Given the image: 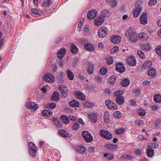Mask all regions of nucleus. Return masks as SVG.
<instances>
[{
    "label": "nucleus",
    "mask_w": 161,
    "mask_h": 161,
    "mask_svg": "<svg viewBox=\"0 0 161 161\" xmlns=\"http://www.w3.org/2000/svg\"><path fill=\"white\" fill-rule=\"evenodd\" d=\"M126 37L127 38L128 42L131 43L134 42L137 40V35L134 32L131 28H129L126 31Z\"/></svg>",
    "instance_id": "nucleus-1"
},
{
    "label": "nucleus",
    "mask_w": 161,
    "mask_h": 161,
    "mask_svg": "<svg viewBox=\"0 0 161 161\" xmlns=\"http://www.w3.org/2000/svg\"><path fill=\"white\" fill-rule=\"evenodd\" d=\"M81 136L85 141L87 142H90L93 140L92 136L88 131H83L81 133Z\"/></svg>",
    "instance_id": "nucleus-2"
},
{
    "label": "nucleus",
    "mask_w": 161,
    "mask_h": 161,
    "mask_svg": "<svg viewBox=\"0 0 161 161\" xmlns=\"http://www.w3.org/2000/svg\"><path fill=\"white\" fill-rule=\"evenodd\" d=\"M29 151L30 154L32 156L35 155L37 151L35 145L32 142H30L28 143Z\"/></svg>",
    "instance_id": "nucleus-3"
},
{
    "label": "nucleus",
    "mask_w": 161,
    "mask_h": 161,
    "mask_svg": "<svg viewBox=\"0 0 161 161\" xmlns=\"http://www.w3.org/2000/svg\"><path fill=\"white\" fill-rule=\"evenodd\" d=\"M99 135L104 137L106 139L110 140L112 138V134L109 132L107 130H101L99 131Z\"/></svg>",
    "instance_id": "nucleus-4"
},
{
    "label": "nucleus",
    "mask_w": 161,
    "mask_h": 161,
    "mask_svg": "<svg viewBox=\"0 0 161 161\" xmlns=\"http://www.w3.org/2000/svg\"><path fill=\"white\" fill-rule=\"evenodd\" d=\"M108 29L105 27H103L100 28L98 31V34L101 38L105 37L108 33Z\"/></svg>",
    "instance_id": "nucleus-5"
},
{
    "label": "nucleus",
    "mask_w": 161,
    "mask_h": 161,
    "mask_svg": "<svg viewBox=\"0 0 161 161\" xmlns=\"http://www.w3.org/2000/svg\"><path fill=\"white\" fill-rule=\"evenodd\" d=\"M105 104L108 108L111 110L116 109L118 108L117 105L113 101L110 100L106 101Z\"/></svg>",
    "instance_id": "nucleus-6"
},
{
    "label": "nucleus",
    "mask_w": 161,
    "mask_h": 161,
    "mask_svg": "<svg viewBox=\"0 0 161 161\" xmlns=\"http://www.w3.org/2000/svg\"><path fill=\"white\" fill-rule=\"evenodd\" d=\"M26 107L32 110H36L38 107V105L35 103L32 102H28L26 103Z\"/></svg>",
    "instance_id": "nucleus-7"
},
{
    "label": "nucleus",
    "mask_w": 161,
    "mask_h": 161,
    "mask_svg": "<svg viewBox=\"0 0 161 161\" xmlns=\"http://www.w3.org/2000/svg\"><path fill=\"white\" fill-rule=\"evenodd\" d=\"M44 80L48 82L53 83L55 81V78L53 75L50 74H47L44 77Z\"/></svg>",
    "instance_id": "nucleus-8"
},
{
    "label": "nucleus",
    "mask_w": 161,
    "mask_h": 161,
    "mask_svg": "<svg viewBox=\"0 0 161 161\" xmlns=\"http://www.w3.org/2000/svg\"><path fill=\"white\" fill-rule=\"evenodd\" d=\"M59 89L62 95L64 97L68 96V88L66 86L62 85L59 86Z\"/></svg>",
    "instance_id": "nucleus-9"
},
{
    "label": "nucleus",
    "mask_w": 161,
    "mask_h": 161,
    "mask_svg": "<svg viewBox=\"0 0 161 161\" xmlns=\"http://www.w3.org/2000/svg\"><path fill=\"white\" fill-rule=\"evenodd\" d=\"M140 21L141 23L143 25L147 24V15L146 13L141 14L140 16Z\"/></svg>",
    "instance_id": "nucleus-10"
},
{
    "label": "nucleus",
    "mask_w": 161,
    "mask_h": 161,
    "mask_svg": "<svg viewBox=\"0 0 161 161\" xmlns=\"http://www.w3.org/2000/svg\"><path fill=\"white\" fill-rule=\"evenodd\" d=\"M94 65L91 62L88 63L87 65V72L88 74L92 75L93 73Z\"/></svg>",
    "instance_id": "nucleus-11"
},
{
    "label": "nucleus",
    "mask_w": 161,
    "mask_h": 161,
    "mask_svg": "<svg viewBox=\"0 0 161 161\" xmlns=\"http://www.w3.org/2000/svg\"><path fill=\"white\" fill-rule=\"evenodd\" d=\"M126 63L127 64L131 66H135L136 64V61L134 57L130 56L128 58Z\"/></svg>",
    "instance_id": "nucleus-12"
},
{
    "label": "nucleus",
    "mask_w": 161,
    "mask_h": 161,
    "mask_svg": "<svg viewBox=\"0 0 161 161\" xmlns=\"http://www.w3.org/2000/svg\"><path fill=\"white\" fill-rule=\"evenodd\" d=\"M97 13V11L95 10H92L89 11L87 15L88 18L90 19H93L96 17Z\"/></svg>",
    "instance_id": "nucleus-13"
},
{
    "label": "nucleus",
    "mask_w": 161,
    "mask_h": 161,
    "mask_svg": "<svg viewBox=\"0 0 161 161\" xmlns=\"http://www.w3.org/2000/svg\"><path fill=\"white\" fill-rule=\"evenodd\" d=\"M141 12V8L140 7H136L132 11L133 16L134 18H137Z\"/></svg>",
    "instance_id": "nucleus-14"
},
{
    "label": "nucleus",
    "mask_w": 161,
    "mask_h": 161,
    "mask_svg": "<svg viewBox=\"0 0 161 161\" xmlns=\"http://www.w3.org/2000/svg\"><path fill=\"white\" fill-rule=\"evenodd\" d=\"M148 36L147 34L144 32H142L139 35V38L140 41L143 42H146L147 41V39Z\"/></svg>",
    "instance_id": "nucleus-15"
},
{
    "label": "nucleus",
    "mask_w": 161,
    "mask_h": 161,
    "mask_svg": "<svg viewBox=\"0 0 161 161\" xmlns=\"http://www.w3.org/2000/svg\"><path fill=\"white\" fill-rule=\"evenodd\" d=\"M104 21L103 16H100L95 20L94 24L97 26H100L103 22Z\"/></svg>",
    "instance_id": "nucleus-16"
},
{
    "label": "nucleus",
    "mask_w": 161,
    "mask_h": 161,
    "mask_svg": "<svg viewBox=\"0 0 161 161\" xmlns=\"http://www.w3.org/2000/svg\"><path fill=\"white\" fill-rule=\"evenodd\" d=\"M66 53V50L65 48H62L58 50L57 52L58 57L62 59L64 57Z\"/></svg>",
    "instance_id": "nucleus-17"
},
{
    "label": "nucleus",
    "mask_w": 161,
    "mask_h": 161,
    "mask_svg": "<svg viewBox=\"0 0 161 161\" xmlns=\"http://www.w3.org/2000/svg\"><path fill=\"white\" fill-rule=\"evenodd\" d=\"M116 69L117 71L121 73L124 72L125 70V67L121 63H119L117 64Z\"/></svg>",
    "instance_id": "nucleus-18"
},
{
    "label": "nucleus",
    "mask_w": 161,
    "mask_h": 161,
    "mask_svg": "<svg viewBox=\"0 0 161 161\" xmlns=\"http://www.w3.org/2000/svg\"><path fill=\"white\" fill-rule=\"evenodd\" d=\"M121 38L119 36H113L111 38V41L114 43L117 44L121 41Z\"/></svg>",
    "instance_id": "nucleus-19"
},
{
    "label": "nucleus",
    "mask_w": 161,
    "mask_h": 161,
    "mask_svg": "<svg viewBox=\"0 0 161 161\" xmlns=\"http://www.w3.org/2000/svg\"><path fill=\"white\" fill-rule=\"evenodd\" d=\"M85 49L87 51H92L94 49L93 46L89 43H86L84 45Z\"/></svg>",
    "instance_id": "nucleus-20"
},
{
    "label": "nucleus",
    "mask_w": 161,
    "mask_h": 161,
    "mask_svg": "<svg viewBox=\"0 0 161 161\" xmlns=\"http://www.w3.org/2000/svg\"><path fill=\"white\" fill-rule=\"evenodd\" d=\"M153 65V63L152 61L147 60L143 64L142 67L143 68L146 69L151 67Z\"/></svg>",
    "instance_id": "nucleus-21"
},
{
    "label": "nucleus",
    "mask_w": 161,
    "mask_h": 161,
    "mask_svg": "<svg viewBox=\"0 0 161 161\" xmlns=\"http://www.w3.org/2000/svg\"><path fill=\"white\" fill-rule=\"evenodd\" d=\"M75 95L76 97L80 100H84L86 99L84 95L81 92H76L75 94Z\"/></svg>",
    "instance_id": "nucleus-22"
},
{
    "label": "nucleus",
    "mask_w": 161,
    "mask_h": 161,
    "mask_svg": "<svg viewBox=\"0 0 161 161\" xmlns=\"http://www.w3.org/2000/svg\"><path fill=\"white\" fill-rule=\"evenodd\" d=\"M148 75L152 77L156 75V69L152 68L148 70Z\"/></svg>",
    "instance_id": "nucleus-23"
},
{
    "label": "nucleus",
    "mask_w": 161,
    "mask_h": 161,
    "mask_svg": "<svg viewBox=\"0 0 161 161\" xmlns=\"http://www.w3.org/2000/svg\"><path fill=\"white\" fill-rule=\"evenodd\" d=\"M51 99L52 100L56 101L59 100V97L58 92L57 91H54L52 95Z\"/></svg>",
    "instance_id": "nucleus-24"
},
{
    "label": "nucleus",
    "mask_w": 161,
    "mask_h": 161,
    "mask_svg": "<svg viewBox=\"0 0 161 161\" xmlns=\"http://www.w3.org/2000/svg\"><path fill=\"white\" fill-rule=\"evenodd\" d=\"M69 105L72 107H77L79 106V103L78 101L73 100L69 102Z\"/></svg>",
    "instance_id": "nucleus-25"
},
{
    "label": "nucleus",
    "mask_w": 161,
    "mask_h": 161,
    "mask_svg": "<svg viewBox=\"0 0 161 161\" xmlns=\"http://www.w3.org/2000/svg\"><path fill=\"white\" fill-rule=\"evenodd\" d=\"M58 134L59 135L63 137H66L69 135L68 133L64 130H61L58 131Z\"/></svg>",
    "instance_id": "nucleus-26"
},
{
    "label": "nucleus",
    "mask_w": 161,
    "mask_h": 161,
    "mask_svg": "<svg viewBox=\"0 0 161 161\" xmlns=\"http://www.w3.org/2000/svg\"><path fill=\"white\" fill-rule=\"evenodd\" d=\"M124 92L125 91L123 90H118L115 92L113 94V96L116 97L122 96V95L123 94Z\"/></svg>",
    "instance_id": "nucleus-27"
},
{
    "label": "nucleus",
    "mask_w": 161,
    "mask_h": 161,
    "mask_svg": "<svg viewBox=\"0 0 161 161\" xmlns=\"http://www.w3.org/2000/svg\"><path fill=\"white\" fill-rule=\"evenodd\" d=\"M109 113L108 112H105L104 113V115L103 119L105 122L108 123H109L110 121Z\"/></svg>",
    "instance_id": "nucleus-28"
},
{
    "label": "nucleus",
    "mask_w": 161,
    "mask_h": 161,
    "mask_svg": "<svg viewBox=\"0 0 161 161\" xmlns=\"http://www.w3.org/2000/svg\"><path fill=\"white\" fill-rule=\"evenodd\" d=\"M153 100L156 103L161 102V95L159 94H155L153 97Z\"/></svg>",
    "instance_id": "nucleus-29"
},
{
    "label": "nucleus",
    "mask_w": 161,
    "mask_h": 161,
    "mask_svg": "<svg viewBox=\"0 0 161 161\" xmlns=\"http://www.w3.org/2000/svg\"><path fill=\"white\" fill-rule=\"evenodd\" d=\"M142 48L145 51L149 52L151 50L152 47L149 44H147L143 45L142 47Z\"/></svg>",
    "instance_id": "nucleus-30"
},
{
    "label": "nucleus",
    "mask_w": 161,
    "mask_h": 161,
    "mask_svg": "<svg viewBox=\"0 0 161 161\" xmlns=\"http://www.w3.org/2000/svg\"><path fill=\"white\" fill-rule=\"evenodd\" d=\"M89 118L91 119L92 122L95 123L97 121V117L95 114H89Z\"/></svg>",
    "instance_id": "nucleus-31"
},
{
    "label": "nucleus",
    "mask_w": 161,
    "mask_h": 161,
    "mask_svg": "<svg viewBox=\"0 0 161 161\" xmlns=\"http://www.w3.org/2000/svg\"><path fill=\"white\" fill-rule=\"evenodd\" d=\"M115 100L116 103L119 104H123L124 102V98L123 96L117 97L115 98Z\"/></svg>",
    "instance_id": "nucleus-32"
},
{
    "label": "nucleus",
    "mask_w": 161,
    "mask_h": 161,
    "mask_svg": "<svg viewBox=\"0 0 161 161\" xmlns=\"http://www.w3.org/2000/svg\"><path fill=\"white\" fill-rule=\"evenodd\" d=\"M101 13L102 14L101 16H103L104 18L106 17H108L111 14L110 12L106 9L102 10Z\"/></svg>",
    "instance_id": "nucleus-33"
},
{
    "label": "nucleus",
    "mask_w": 161,
    "mask_h": 161,
    "mask_svg": "<svg viewBox=\"0 0 161 161\" xmlns=\"http://www.w3.org/2000/svg\"><path fill=\"white\" fill-rule=\"evenodd\" d=\"M58 77L61 82H63L65 80V75L62 72L59 73V75L58 76Z\"/></svg>",
    "instance_id": "nucleus-34"
},
{
    "label": "nucleus",
    "mask_w": 161,
    "mask_h": 161,
    "mask_svg": "<svg viewBox=\"0 0 161 161\" xmlns=\"http://www.w3.org/2000/svg\"><path fill=\"white\" fill-rule=\"evenodd\" d=\"M61 119L62 120L63 122L65 124H68L69 121L68 118L65 115H61L60 117Z\"/></svg>",
    "instance_id": "nucleus-35"
},
{
    "label": "nucleus",
    "mask_w": 161,
    "mask_h": 161,
    "mask_svg": "<svg viewBox=\"0 0 161 161\" xmlns=\"http://www.w3.org/2000/svg\"><path fill=\"white\" fill-rule=\"evenodd\" d=\"M42 115L46 117H48L50 115H52V111L49 110H44L42 112Z\"/></svg>",
    "instance_id": "nucleus-36"
},
{
    "label": "nucleus",
    "mask_w": 161,
    "mask_h": 161,
    "mask_svg": "<svg viewBox=\"0 0 161 161\" xmlns=\"http://www.w3.org/2000/svg\"><path fill=\"white\" fill-rule=\"evenodd\" d=\"M66 73L68 78L69 80H73L74 75L71 70H67Z\"/></svg>",
    "instance_id": "nucleus-37"
},
{
    "label": "nucleus",
    "mask_w": 161,
    "mask_h": 161,
    "mask_svg": "<svg viewBox=\"0 0 161 161\" xmlns=\"http://www.w3.org/2000/svg\"><path fill=\"white\" fill-rule=\"evenodd\" d=\"M103 156L106 158V159L108 160L113 159L114 156L111 153H105L103 154Z\"/></svg>",
    "instance_id": "nucleus-38"
},
{
    "label": "nucleus",
    "mask_w": 161,
    "mask_h": 161,
    "mask_svg": "<svg viewBox=\"0 0 161 161\" xmlns=\"http://www.w3.org/2000/svg\"><path fill=\"white\" fill-rule=\"evenodd\" d=\"M53 121L54 124L58 127H60L62 126L61 123L56 117L53 118Z\"/></svg>",
    "instance_id": "nucleus-39"
},
{
    "label": "nucleus",
    "mask_w": 161,
    "mask_h": 161,
    "mask_svg": "<svg viewBox=\"0 0 161 161\" xmlns=\"http://www.w3.org/2000/svg\"><path fill=\"white\" fill-rule=\"evenodd\" d=\"M129 80L126 79H123L121 82L122 85L125 87L129 85Z\"/></svg>",
    "instance_id": "nucleus-40"
},
{
    "label": "nucleus",
    "mask_w": 161,
    "mask_h": 161,
    "mask_svg": "<svg viewBox=\"0 0 161 161\" xmlns=\"http://www.w3.org/2000/svg\"><path fill=\"white\" fill-rule=\"evenodd\" d=\"M116 77L114 75H112L108 79V82L111 84H113L116 81Z\"/></svg>",
    "instance_id": "nucleus-41"
},
{
    "label": "nucleus",
    "mask_w": 161,
    "mask_h": 161,
    "mask_svg": "<svg viewBox=\"0 0 161 161\" xmlns=\"http://www.w3.org/2000/svg\"><path fill=\"white\" fill-rule=\"evenodd\" d=\"M149 107L153 111H156L159 108L158 104H152L149 105Z\"/></svg>",
    "instance_id": "nucleus-42"
},
{
    "label": "nucleus",
    "mask_w": 161,
    "mask_h": 161,
    "mask_svg": "<svg viewBox=\"0 0 161 161\" xmlns=\"http://www.w3.org/2000/svg\"><path fill=\"white\" fill-rule=\"evenodd\" d=\"M114 116L116 118H120L122 116V114L119 111H115L114 113Z\"/></svg>",
    "instance_id": "nucleus-43"
},
{
    "label": "nucleus",
    "mask_w": 161,
    "mask_h": 161,
    "mask_svg": "<svg viewBox=\"0 0 161 161\" xmlns=\"http://www.w3.org/2000/svg\"><path fill=\"white\" fill-rule=\"evenodd\" d=\"M71 51L73 53H77L78 51V49L73 44L71 46Z\"/></svg>",
    "instance_id": "nucleus-44"
},
{
    "label": "nucleus",
    "mask_w": 161,
    "mask_h": 161,
    "mask_svg": "<svg viewBox=\"0 0 161 161\" xmlns=\"http://www.w3.org/2000/svg\"><path fill=\"white\" fill-rule=\"evenodd\" d=\"M105 1L108 3H111V4L112 7H114L117 4V1L116 0H106Z\"/></svg>",
    "instance_id": "nucleus-45"
},
{
    "label": "nucleus",
    "mask_w": 161,
    "mask_h": 161,
    "mask_svg": "<svg viewBox=\"0 0 161 161\" xmlns=\"http://www.w3.org/2000/svg\"><path fill=\"white\" fill-rule=\"evenodd\" d=\"M125 129L123 128H120L116 129L115 130V133L117 135L120 134L125 132Z\"/></svg>",
    "instance_id": "nucleus-46"
},
{
    "label": "nucleus",
    "mask_w": 161,
    "mask_h": 161,
    "mask_svg": "<svg viewBox=\"0 0 161 161\" xmlns=\"http://www.w3.org/2000/svg\"><path fill=\"white\" fill-rule=\"evenodd\" d=\"M51 0H44L43 3V5L45 7L50 6L51 5Z\"/></svg>",
    "instance_id": "nucleus-47"
},
{
    "label": "nucleus",
    "mask_w": 161,
    "mask_h": 161,
    "mask_svg": "<svg viewBox=\"0 0 161 161\" xmlns=\"http://www.w3.org/2000/svg\"><path fill=\"white\" fill-rule=\"evenodd\" d=\"M147 154L148 156L149 157H152L154 154V151L153 149L150 148L147 151Z\"/></svg>",
    "instance_id": "nucleus-48"
},
{
    "label": "nucleus",
    "mask_w": 161,
    "mask_h": 161,
    "mask_svg": "<svg viewBox=\"0 0 161 161\" xmlns=\"http://www.w3.org/2000/svg\"><path fill=\"white\" fill-rule=\"evenodd\" d=\"M137 53L138 56L141 58L144 59L145 58V56L144 54L141 51H137Z\"/></svg>",
    "instance_id": "nucleus-49"
},
{
    "label": "nucleus",
    "mask_w": 161,
    "mask_h": 161,
    "mask_svg": "<svg viewBox=\"0 0 161 161\" xmlns=\"http://www.w3.org/2000/svg\"><path fill=\"white\" fill-rule=\"evenodd\" d=\"M80 127V125L79 123L77 122H75L73 124L72 128L73 130H76L78 129Z\"/></svg>",
    "instance_id": "nucleus-50"
},
{
    "label": "nucleus",
    "mask_w": 161,
    "mask_h": 161,
    "mask_svg": "<svg viewBox=\"0 0 161 161\" xmlns=\"http://www.w3.org/2000/svg\"><path fill=\"white\" fill-rule=\"evenodd\" d=\"M77 148L79 152L80 153H84L86 151L85 147L83 146H78L77 147Z\"/></svg>",
    "instance_id": "nucleus-51"
},
{
    "label": "nucleus",
    "mask_w": 161,
    "mask_h": 161,
    "mask_svg": "<svg viewBox=\"0 0 161 161\" xmlns=\"http://www.w3.org/2000/svg\"><path fill=\"white\" fill-rule=\"evenodd\" d=\"M100 73L103 75L106 74L107 72V68L105 67H103L100 69Z\"/></svg>",
    "instance_id": "nucleus-52"
},
{
    "label": "nucleus",
    "mask_w": 161,
    "mask_h": 161,
    "mask_svg": "<svg viewBox=\"0 0 161 161\" xmlns=\"http://www.w3.org/2000/svg\"><path fill=\"white\" fill-rule=\"evenodd\" d=\"M84 105L85 106L88 108H90L92 107L93 105L92 103L88 101L84 102Z\"/></svg>",
    "instance_id": "nucleus-53"
},
{
    "label": "nucleus",
    "mask_w": 161,
    "mask_h": 161,
    "mask_svg": "<svg viewBox=\"0 0 161 161\" xmlns=\"http://www.w3.org/2000/svg\"><path fill=\"white\" fill-rule=\"evenodd\" d=\"M138 114L140 116H143L146 115V112L145 110L141 109L139 110Z\"/></svg>",
    "instance_id": "nucleus-54"
},
{
    "label": "nucleus",
    "mask_w": 161,
    "mask_h": 161,
    "mask_svg": "<svg viewBox=\"0 0 161 161\" xmlns=\"http://www.w3.org/2000/svg\"><path fill=\"white\" fill-rule=\"evenodd\" d=\"M31 12L32 14H33L34 15H38L39 13V11L34 8H32L31 9Z\"/></svg>",
    "instance_id": "nucleus-55"
},
{
    "label": "nucleus",
    "mask_w": 161,
    "mask_h": 161,
    "mask_svg": "<svg viewBox=\"0 0 161 161\" xmlns=\"http://www.w3.org/2000/svg\"><path fill=\"white\" fill-rule=\"evenodd\" d=\"M56 105L55 103H51L48 104L47 105V107L48 108H54L56 107Z\"/></svg>",
    "instance_id": "nucleus-56"
},
{
    "label": "nucleus",
    "mask_w": 161,
    "mask_h": 161,
    "mask_svg": "<svg viewBox=\"0 0 161 161\" xmlns=\"http://www.w3.org/2000/svg\"><path fill=\"white\" fill-rule=\"evenodd\" d=\"M143 123V121L142 120H137L135 121V124L138 125H141Z\"/></svg>",
    "instance_id": "nucleus-57"
},
{
    "label": "nucleus",
    "mask_w": 161,
    "mask_h": 161,
    "mask_svg": "<svg viewBox=\"0 0 161 161\" xmlns=\"http://www.w3.org/2000/svg\"><path fill=\"white\" fill-rule=\"evenodd\" d=\"M156 53L159 55H161V46H159L155 50Z\"/></svg>",
    "instance_id": "nucleus-58"
},
{
    "label": "nucleus",
    "mask_w": 161,
    "mask_h": 161,
    "mask_svg": "<svg viewBox=\"0 0 161 161\" xmlns=\"http://www.w3.org/2000/svg\"><path fill=\"white\" fill-rule=\"evenodd\" d=\"M157 3V0H150L148 3L149 5L151 6L156 4Z\"/></svg>",
    "instance_id": "nucleus-59"
},
{
    "label": "nucleus",
    "mask_w": 161,
    "mask_h": 161,
    "mask_svg": "<svg viewBox=\"0 0 161 161\" xmlns=\"http://www.w3.org/2000/svg\"><path fill=\"white\" fill-rule=\"evenodd\" d=\"M142 152V151L140 149H137L135 152V154L136 155H140Z\"/></svg>",
    "instance_id": "nucleus-60"
},
{
    "label": "nucleus",
    "mask_w": 161,
    "mask_h": 161,
    "mask_svg": "<svg viewBox=\"0 0 161 161\" xmlns=\"http://www.w3.org/2000/svg\"><path fill=\"white\" fill-rule=\"evenodd\" d=\"M106 62L108 64H111L113 63V59L112 58H109L107 59Z\"/></svg>",
    "instance_id": "nucleus-61"
},
{
    "label": "nucleus",
    "mask_w": 161,
    "mask_h": 161,
    "mask_svg": "<svg viewBox=\"0 0 161 161\" xmlns=\"http://www.w3.org/2000/svg\"><path fill=\"white\" fill-rule=\"evenodd\" d=\"M119 50V47L117 46H115L113 47L111 50V53L113 52V53L114 52H117Z\"/></svg>",
    "instance_id": "nucleus-62"
},
{
    "label": "nucleus",
    "mask_w": 161,
    "mask_h": 161,
    "mask_svg": "<svg viewBox=\"0 0 161 161\" xmlns=\"http://www.w3.org/2000/svg\"><path fill=\"white\" fill-rule=\"evenodd\" d=\"M152 147L154 148H158L159 147L158 145L156 143H151V146Z\"/></svg>",
    "instance_id": "nucleus-63"
},
{
    "label": "nucleus",
    "mask_w": 161,
    "mask_h": 161,
    "mask_svg": "<svg viewBox=\"0 0 161 161\" xmlns=\"http://www.w3.org/2000/svg\"><path fill=\"white\" fill-rule=\"evenodd\" d=\"M136 104V101L134 99H131L130 101V105H135Z\"/></svg>",
    "instance_id": "nucleus-64"
}]
</instances>
